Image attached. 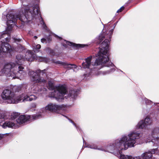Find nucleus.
Listing matches in <instances>:
<instances>
[{"mask_svg": "<svg viewBox=\"0 0 159 159\" xmlns=\"http://www.w3.org/2000/svg\"><path fill=\"white\" fill-rule=\"evenodd\" d=\"M140 134L135 132H131L127 136H123L120 140H116L115 143L107 147V151L112 152L117 149L126 150L129 147L134 146L136 140L139 137Z\"/></svg>", "mask_w": 159, "mask_h": 159, "instance_id": "1", "label": "nucleus"}, {"mask_svg": "<svg viewBox=\"0 0 159 159\" xmlns=\"http://www.w3.org/2000/svg\"><path fill=\"white\" fill-rule=\"evenodd\" d=\"M26 11L25 14L20 13L18 15H13L11 13L8 14L6 16L7 18V30L10 31L14 25L16 21L18 19L24 23H27L31 20L32 18L29 14H28Z\"/></svg>", "mask_w": 159, "mask_h": 159, "instance_id": "2", "label": "nucleus"}, {"mask_svg": "<svg viewBox=\"0 0 159 159\" xmlns=\"http://www.w3.org/2000/svg\"><path fill=\"white\" fill-rule=\"evenodd\" d=\"M109 41L107 39H105L101 43V48L98 54V58L96 59L94 65H99L106 63L109 60L108 51Z\"/></svg>", "mask_w": 159, "mask_h": 159, "instance_id": "3", "label": "nucleus"}, {"mask_svg": "<svg viewBox=\"0 0 159 159\" xmlns=\"http://www.w3.org/2000/svg\"><path fill=\"white\" fill-rule=\"evenodd\" d=\"M20 97V95L15 96L13 93L7 89L4 90L2 94V98L7 100V102L9 103H16L20 102L22 100Z\"/></svg>", "mask_w": 159, "mask_h": 159, "instance_id": "4", "label": "nucleus"}, {"mask_svg": "<svg viewBox=\"0 0 159 159\" xmlns=\"http://www.w3.org/2000/svg\"><path fill=\"white\" fill-rule=\"evenodd\" d=\"M45 70H41L39 69L37 70L36 72L30 70L29 71V75L31 77V79L32 81L35 82H44L45 81L42 77H40L39 75L41 74L42 75L45 74Z\"/></svg>", "mask_w": 159, "mask_h": 159, "instance_id": "5", "label": "nucleus"}, {"mask_svg": "<svg viewBox=\"0 0 159 159\" xmlns=\"http://www.w3.org/2000/svg\"><path fill=\"white\" fill-rule=\"evenodd\" d=\"M66 92V88L64 86L60 85L56 87L54 91L53 97L55 98L58 101L63 99V97Z\"/></svg>", "mask_w": 159, "mask_h": 159, "instance_id": "6", "label": "nucleus"}, {"mask_svg": "<svg viewBox=\"0 0 159 159\" xmlns=\"http://www.w3.org/2000/svg\"><path fill=\"white\" fill-rule=\"evenodd\" d=\"M156 153L159 155V152H157V149H153L151 151L146 152L143 155V159H150L152 156V154ZM125 159H140L138 157H133L131 156H125Z\"/></svg>", "mask_w": 159, "mask_h": 159, "instance_id": "7", "label": "nucleus"}, {"mask_svg": "<svg viewBox=\"0 0 159 159\" xmlns=\"http://www.w3.org/2000/svg\"><path fill=\"white\" fill-rule=\"evenodd\" d=\"M44 109L45 111L57 112L58 111L60 110H65L66 107L63 105L59 106L52 103H50L46 106L44 108Z\"/></svg>", "mask_w": 159, "mask_h": 159, "instance_id": "8", "label": "nucleus"}, {"mask_svg": "<svg viewBox=\"0 0 159 159\" xmlns=\"http://www.w3.org/2000/svg\"><path fill=\"white\" fill-rule=\"evenodd\" d=\"M39 116L21 115L16 119L17 122L20 124H22L25 122L30 120L33 118L34 120L37 119L39 118Z\"/></svg>", "mask_w": 159, "mask_h": 159, "instance_id": "9", "label": "nucleus"}, {"mask_svg": "<svg viewBox=\"0 0 159 159\" xmlns=\"http://www.w3.org/2000/svg\"><path fill=\"white\" fill-rule=\"evenodd\" d=\"M18 66L15 65V64L13 63L7 64L5 65L4 66L2 71L7 75L9 74V73L11 74V69L13 67L17 68Z\"/></svg>", "mask_w": 159, "mask_h": 159, "instance_id": "10", "label": "nucleus"}, {"mask_svg": "<svg viewBox=\"0 0 159 159\" xmlns=\"http://www.w3.org/2000/svg\"><path fill=\"white\" fill-rule=\"evenodd\" d=\"M39 9L38 5H35L32 8V11H27V13L29 14L32 18L35 17L39 14Z\"/></svg>", "mask_w": 159, "mask_h": 159, "instance_id": "11", "label": "nucleus"}, {"mask_svg": "<svg viewBox=\"0 0 159 159\" xmlns=\"http://www.w3.org/2000/svg\"><path fill=\"white\" fill-rule=\"evenodd\" d=\"M150 123V119L148 118H146L144 121L142 120L139 122L136 126V128L137 129H143Z\"/></svg>", "mask_w": 159, "mask_h": 159, "instance_id": "12", "label": "nucleus"}, {"mask_svg": "<svg viewBox=\"0 0 159 159\" xmlns=\"http://www.w3.org/2000/svg\"><path fill=\"white\" fill-rule=\"evenodd\" d=\"M20 98L22 99L20 102H23L24 101H32L35 100L37 98V97L33 95H30V96H28L27 95H25L23 94L20 95Z\"/></svg>", "mask_w": 159, "mask_h": 159, "instance_id": "13", "label": "nucleus"}, {"mask_svg": "<svg viewBox=\"0 0 159 159\" xmlns=\"http://www.w3.org/2000/svg\"><path fill=\"white\" fill-rule=\"evenodd\" d=\"M25 55V60L32 61L34 58H35V55L30 50H28Z\"/></svg>", "mask_w": 159, "mask_h": 159, "instance_id": "14", "label": "nucleus"}, {"mask_svg": "<svg viewBox=\"0 0 159 159\" xmlns=\"http://www.w3.org/2000/svg\"><path fill=\"white\" fill-rule=\"evenodd\" d=\"M25 55L23 53H20L16 56V62L18 65L22 63L25 60Z\"/></svg>", "mask_w": 159, "mask_h": 159, "instance_id": "15", "label": "nucleus"}, {"mask_svg": "<svg viewBox=\"0 0 159 159\" xmlns=\"http://www.w3.org/2000/svg\"><path fill=\"white\" fill-rule=\"evenodd\" d=\"M1 48L2 51L3 52H10L11 50V46L7 43H2L1 46Z\"/></svg>", "mask_w": 159, "mask_h": 159, "instance_id": "16", "label": "nucleus"}, {"mask_svg": "<svg viewBox=\"0 0 159 159\" xmlns=\"http://www.w3.org/2000/svg\"><path fill=\"white\" fill-rule=\"evenodd\" d=\"M4 128H6L7 127L9 128H15V124L12 121H7L5 122L2 125Z\"/></svg>", "mask_w": 159, "mask_h": 159, "instance_id": "17", "label": "nucleus"}, {"mask_svg": "<svg viewBox=\"0 0 159 159\" xmlns=\"http://www.w3.org/2000/svg\"><path fill=\"white\" fill-rule=\"evenodd\" d=\"M92 58V56L87 58L85 59V62H83L82 64V66L84 68H88L91 65V61Z\"/></svg>", "mask_w": 159, "mask_h": 159, "instance_id": "18", "label": "nucleus"}, {"mask_svg": "<svg viewBox=\"0 0 159 159\" xmlns=\"http://www.w3.org/2000/svg\"><path fill=\"white\" fill-rule=\"evenodd\" d=\"M18 68V70L17 71V72L16 73V72H15V73L18 75H19V74H22V75H24L25 74V73L24 72V71L23 70V69L24 68L23 67L21 66H19Z\"/></svg>", "mask_w": 159, "mask_h": 159, "instance_id": "19", "label": "nucleus"}, {"mask_svg": "<svg viewBox=\"0 0 159 159\" xmlns=\"http://www.w3.org/2000/svg\"><path fill=\"white\" fill-rule=\"evenodd\" d=\"M152 142L154 144H157L159 143V138L157 137L156 135L154 134L153 136V139H152Z\"/></svg>", "mask_w": 159, "mask_h": 159, "instance_id": "20", "label": "nucleus"}, {"mask_svg": "<svg viewBox=\"0 0 159 159\" xmlns=\"http://www.w3.org/2000/svg\"><path fill=\"white\" fill-rule=\"evenodd\" d=\"M77 96V93L74 90L71 91L70 92V93L68 95V97H71L73 99H75V97Z\"/></svg>", "mask_w": 159, "mask_h": 159, "instance_id": "21", "label": "nucleus"}, {"mask_svg": "<svg viewBox=\"0 0 159 159\" xmlns=\"http://www.w3.org/2000/svg\"><path fill=\"white\" fill-rule=\"evenodd\" d=\"M66 43L70 46H75L77 47H81V44H76L74 43H71L69 42L66 41Z\"/></svg>", "mask_w": 159, "mask_h": 159, "instance_id": "22", "label": "nucleus"}, {"mask_svg": "<svg viewBox=\"0 0 159 159\" xmlns=\"http://www.w3.org/2000/svg\"><path fill=\"white\" fill-rule=\"evenodd\" d=\"M48 84L49 86V88L51 90H52L55 88L53 85V82L52 81L50 80L48 81Z\"/></svg>", "mask_w": 159, "mask_h": 159, "instance_id": "23", "label": "nucleus"}, {"mask_svg": "<svg viewBox=\"0 0 159 159\" xmlns=\"http://www.w3.org/2000/svg\"><path fill=\"white\" fill-rule=\"evenodd\" d=\"M19 115V114L18 113L13 112L12 113L11 115V118L12 119H14L16 118Z\"/></svg>", "mask_w": 159, "mask_h": 159, "instance_id": "24", "label": "nucleus"}, {"mask_svg": "<svg viewBox=\"0 0 159 159\" xmlns=\"http://www.w3.org/2000/svg\"><path fill=\"white\" fill-rule=\"evenodd\" d=\"M66 68H67L69 69H70L73 68H75L76 67V66L74 64H68L66 63V65L65 66H64Z\"/></svg>", "mask_w": 159, "mask_h": 159, "instance_id": "25", "label": "nucleus"}, {"mask_svg": "<svg viewBox=\"0 0 159 159\" xmlns=\"http://www.w3.org/2000/svg\"><path fill=\"white\" fill-rule=\"evenodd\" d=\"M104 38V33L102 32V33L99 36L98 38V40H99V43Z\"/></svg>", "mask_w": 159, "mask_h": 159, "instance_id": "26", "label": "nucleus"}, {"mask_svg": "<svg viewBox=\"0 0 159 159\" xmlns=\"http://www.w3.org/2000/svg\"><path fill=\"white\" fill-rule=\"evenodd\" d=\"M41 45L39 44H37L35 45V44H33V47L34 48L33 49H39L41 48Z\"/></svg>", "mask_w": 159, "mask_h": 159, "instance_id": "27", "label": "nucleus"}, {"mask_svg": "<svg viewBox=\"0 0 159 159\" xmlns=\"http://www.w3.org/2000/svg\"><path fill=\"white\" fill-rule=\"evenodd\" d=\"M55 63L57 64L61 65L63 66H65L66 65V63L61 62L59 61H56V62H55Z\"/></svg>", "mask_w": 159, "mask_h": 159, "instance_id": "28", "label": "nucleus"}, {"mask_svg": "<svg viewBox=\"0 0 159 159\" xmlns=\"http://www.w3.org/2000/svg\"><path fill=\"white\" fill-rule=\"evenodd\" d=\"M41 19H42L40 21V23L41 24L43 25V27L45 28V27H46V25L45 24L43 20L41 18Z\"/></svg>", "mask_w": 159, "mask_h": 159, "instance_id": "29", "label": "nucleus"}, {"mask_svg": "<svg viewBox=\"0 0 159 159\" xmlns=\"http://www.w3.org/2000/svg\"><path fill=\"white\" fill-rule=\"evenodd\" d=\"M124 9V7L123 6L120 9H119L117 11V13L121 12Z\"/></svg>", "mask_w": 159, "mask_h": 159, "instance_id": "30", "label": "nucleus"}, {"mask_svg": "<svg viewBox=\"0 0 159 159\" xmlns=\"http://www.w3.org/2000/svg\"><path fill=\"white\" fill-rule=\"evenodd\" d=\"M37 59L39 60V61H41L44 60V58L39 57H37Z\"/></svg>", "mask_w": 159, "mask_h": 159, "instance_id": "31", "label": "nucleus"}, {"mask_svg": "<svg viewBox=\"0 0 159 159\" xmlns=\"http://www.w3.org/2000/svg\"><path fill=\"white\" fill-rule=\"evenodd\" d=\"M89 148H92V149H98V150H101L100 149V148H97V147L95 146V147H93V146H89Z\"/></svg>", "mask_w": 159, "mask_h": 159, "instance_id": "32", "label": "nucleus"}, {"mask_svg": "<svg viewBox=\"0 0 159 159\" xmlns=\"http://www.w3.org/2000/svg\"><path fill=\"white\" fill-rule=\"evenodd\" d=\"M4 115L2 113H0V119H3L4 118Z\"/></svg>", "mask_w": 159, "mask_h": 159, "instance_id": "33", "label": "nucleus"}, {"mask_svg": "<svg viewBox=\"0 0 159 159\" xmlns=\"http://www.w3.org/2000/svg\"><path fill=\"white\" fill-rule=\"evenodd\" d=\"M112 63H111V62H109L108 64H106L105 65V66H112Z\"/></svg>", "mask_w": 159, "mask_h": 159, "instance_id": "34", "label": "nucleus"}, {"mask_svg": "<svg viewBox=\"0 0 159 159\" xmlns=\"http://www.w3.org/2000/svg\"><path fill=\"white\" fill-rule=\"evenodd\" d=\"M41 42L43 43H45L46 42V40L44 39H41Z\"/></svg>", "mask_w": 159, "mask_h": 159, "instance_id": "35", "label": "nucleus"}, {"mask_svg": "<svg viewBox=\"0 0 159 159\" xmlns=\"http://www.w3.org/2000/svg\"><path fill=\"white\" fill-rule=\"evenodd\" d=\"M71 122L76 128L77 127L76 126V125L75 123H74L73 121H72L71 120H69Z\"/></svg>", "mask_w": 159, "mask_h": 159, "instance_id": "36", "label": "nucleus"}, {"mask_svg": "<svg viewBox=\"0 0 159 159\" xmlns=\"http://www.w3.org/2000/svg\"><path fill=\"white\" fill-rule=\"evenodd\" d=\"M6 35V33H3V34H2V35L1 36V38H3L5 37V36Z\"/></svg>", "mask_w": 159, "mask_h": 159, "instance_id": "37", "label": "nucleus"}, {"mask_svg": "<svg viewBox=\"0 0 159 159\" xmlns=\"http://www.w3.org/2000/svg\"><path fill=\"white\" fill-rule=\"evenodd\" d=\"M34 38L35 39H36L37 38V37L36 36H35L34 37Z\"/></svg>", "mask_w": 159, "mask_h": 159, "instance_id": "38", "label": "nucleus"}, {"mask_svg": "<svg viewBox=\"0 0 159 159\" xmlns=\"http://www.w3.org/2000/svg\"><path fill=\"white\" fill-rule=\"evenodd\" d=\"M56 36L57 37V36L56 35ZM58 37V36H57ZM58 37L59 38V39H60L61 38L60 37Z\"/></svg>", "mask_w": 159, "mask_h": 159, "instance_id": "39", "label": "nucleus"}]
</instances>
